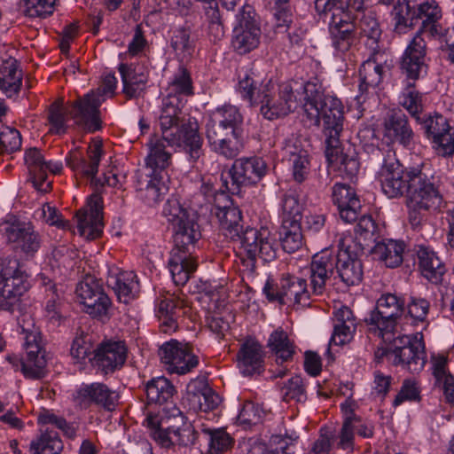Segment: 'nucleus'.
<instances>
[{
  "label": "nucleus",
  "mask_w": 454,
  "mask_h": 454,
  "mask_svg": "<svg viewBox=\"0 0 454 454\" xmlns=\"http://www.w3.org/2000/svg\"><path fill=\"white\" fill-rule=\"evenodd\" d=\"M162 215L172 230V249L192 253L195 243L201 238L197 213L185 207L177 198L171 197L165 203Z\"/></svg>",
  "instance_id": "5"
},
{
  "label": "nucleus",
  "mask_w": 454,
  "mask_h": 454,
  "mask_svg": "<svg viewBox=\"0 0 454 454\" xmlns=\"http://www.w3.org/2000/svg\"><path fill=\"white\" fill-rule=\"evenodd\" d=\"M25 287L21 282L14 281L12 285V291L6 290L4 286L0 284V310L13 313L19 310L21 303V297L24 295Z\"/></svg>",
  "instance_id": "60"
},
{
  "label": "nucleus",
  "mask_w": 454,
  "mask_h": 454,
  "mask_svg": "<svg viewBox=\"0 0 454 454\" xmlns=\"http://www.w3.org/2000/svg\"><path fill=\"white\" fill-rule=\"evenodd\" d=\"M67 109L62 99H57L48 108L47 120L51 134H64L67 129Z\"/></svg>",
  "instance_id": "63"
},
{
  "label": "nucleus",
  "mask_w": 454,
  "mask_h": 454,
  "mask_svg": "<svg viewBox=\"0 0 454 454\" xmlns=\"http://www.w3.org/2000/svg\"><path fill=\"white\" fill-rule=\"evenodd\" d=\"M135 278L133 272H120L110 275L106 283L114 291L120 301L128 303L135 297V293L137 290L138 283Z\"/></svg>",
  "instance_id": "46"
},
{
  "label": "nucleus",
  "mask_w": 454,
  "mask_h": 454,
  "mask_svg": "<svg viewBox=\"0 0 454 454\" xmlns=\"http://www.w3.org/2000/svg\"><path fill=\"white\" fill-rule=\"evenodd\" d=\"M46 295V303L44 306V317L52 324H59L62 315L63 302L59 294H58L57 286L51 280L44 282Z\"/></svg>",
  "instance_id": "57"
},
{
  "label": "nucleus",
  "mask_w": 454,
  "mask_h": 454,
  "mask_svg": "<svg viewBox=\"0 0 454 454\" xmlns=\"http://www.w3.org/2000/svg\"><path fill=\"white\" fill-rule=\"evenodd\" d=\"M24 160L34 187L41 192H48L51 188V181L48 180V175L43 172L46 160L42 152L35 147L29 148L25 152Z\"/></svg>",
  "instance_id": "34"
},
{
  "label": "nucleus",
  "mask_w": 454,
  "mask_h": 454,
  "mask_svg": "<svg viewBox=\"0 0 454 454\" xmlns=\"http://www.w3.org/2000/svg\"><path fill=\"white\" fill-rule=\"evenodd\" d=\"M356 21V35L366 37L365 44L375 52L379 50V41L382 31L375 14L369 11L358 12Z\"/></svg>",
  "instance_id": "43"
},
{
  "label": "nucleus",
  "mask_w": 454,
  "mask_h": 454,
  "mask_svg": "<svg viewBox=\"0 0 454 454\" xmlns=\"http://www.w3.org/2000/svg\"><path fill=\"white\" fill-rule=\"evenodd\" d=\"M383 137L391 144H398L404 149L411 150L417 144L418 135L413 130L408 116L392 111L383 121Z\"/></svg>",
  "instance_id": "18"
},
{
  "label": "nucleus",
  "mask_w": 454,
  "mask_h": 454,
  "mask_svg": "<svg viewBox=\"0 0 454 454\" xmlns=\"http://www.w3.org/2000/svg\"><path fill=\"white\" fill-rule=\"evenodd\" d=\"M146 398L150 403H168L176 392L172 383L165 377H157L149 380L145 387Z\"/></svg>",
  "instance_id": "48"
},
{
  "label": "nucleus",
  "mask_w": 454,
  "mask_h": 454,
  "mask_svg": "<svg viewBox=\"0 0 454 454\" xmlns=\"http://www.w3.org/2000/svg\"><path fill=\"white\" fill-rule=\"evenodd\" d=\"M416 123L430 142L450 127L448 119L437 112L423 114Z\"/></svg>",
  "instance_id": "52"
},
{
  "label": "nucleus",
  "mask_w": 454,
  "mask_h": 454,
  "mask_svg": "<svg viewBox=\"0 0 454 454\" xmlns=\"http://www.w3.org/2000/svg\"><path fill=\"white\" fill-rule=\"evenodd\" d=\"M186 100L166 96L159 116V125L164 138L172 144L184 141L190 159L196 162L203 155L202 138L197 120L184 112Z\"/></svg>",
  "instance_id": "3"
},
{
  "label": "nucleus",
  "mask_w": 454,
  "mask_h": 454,
  "mask_svg": "<svg viewBox=\"0 0 454 454\" xmlns=\"http://www.w3.org/2000/svg\"><path fill=\"white\" fill-rule=\"evenodd\" d=\"M268 172L265 160L260 157H249L237 159L229 174L233 184L249 185L257 184Z\"/></svg>",
  "instance_id": "25"
},
{
  "label": "nucleus",
  "mask_w": 454,
  "mask_h": 454,
  "mask_svg": "<svg viewBox=\"0 0 454 454\" xmlns=\"http://www.w3.org/2000/svg\"><path fill=\"white\" fill-rule=\"evenodd\" d=\"M252 14V6L244 5L238 15L239 23L233 29L231 45L240 55L250 52L260 43L261 28Z\"/></svg>",
  "instance_id": "12"
},
{
  "label": "nucleus",
  "mask_w": 454,
  "mask_h": 454,
  "mask_svg": "<svg viewBox=\"0 0 454 454\" xmlns=\"http://www.w3.org/2000/svg\"><path fill=\"white\" fill-rule=\"evenodd\" d=\"M271 445L275 444L274 449L270 450L268 446L261 442L249 441L244 445L243 454H290L288 452V443L286 439L280 435L272 436Z\"/></svg>",
  "instance_id": "62"
},
{
  "label": "nucleus",
  "mask_w": 454,
  "mask_h": 454,
  "mask_svg": "<svg viewBox=\"0 0 454 454\" xmlns=\"http://www.w3.org/2000/svg\"><path fill=\"white\" fill-rule=\"evenodd\" d=\"M209 116L215 119L217 123H222L231 129L232 134L240 132V126L243 123V115L237 106L223 105L212 111Z\"/></svg>",
  "instance_id": "55"
},
{
  "label": "nucleus",
  "mask_w": 454,
  "mask_h": 454,
  "mask_svg": "<svg viewBox=\"0 0 454 454\" xmlns=\"http://www.w3.org/2000/svg\"><path fill=\"white\" fill-rule=\"evenodd\" d=\"M239 137L240 132H235V134L222 138L221 141L216 142L210 147L215 153L226 159H233L239 155L243 148Z\"/></svg>",
  "instance_id": "64"
},
{
  "label": "nucleus",
  "mask_w": 454,
  "mask_h": 454,
  "mask_svg": "<svg viewBox=\"0 0 454 454\" xmlns=\"http://www.w3.org/2000/svg\"><path fill=\"white\" fill-rule=\"evenodd\" d=\"M21 327L26 334L24 342L26 357L20 360L16 355H8L6 360L15 370L20 368L26 378L41 379L45 375L47 364L41 333L36 329L29 331L24 326Z\"/></svg>",
  "instance_id": "9"
},
{
  "label": "nucleus",
  "mask_w": 454,
  "mask_h": 454,
  "mask_svg": "<svg viewBox=\"0 0 454 454\" xmlns=\"http://www.w3.org/2000/svg\"><path fill=\"white\" fill-rule=\"evenodd\" d=\"M414 82H406L398 97V104L417 121L423 115L427 98L424 93L416 89Z\"/></svg>",
  "instance_id": "42"
},
{
  "label": "nucleus",
  "mask_w": 454,
  "mask_h": 454,
  "mask_svg": "<svg viewBox=\"0 0 454 454\" xmlns=\"http://www.w3.org/2000/svg\"><path fill=\"white\" fill-rule=\"evenodd\" d=\"M17 280L21 282L25 291H27V278L21 270L19 260L14 257L0 259V284L4 285L6 290L12 291V282Z\"/></svg>",
  "instance_id": "47"
},
{
  "label": "nucleus",
  "mask_w": 454,
  "mask_h": 454,
  "mask_svg": "<svg viewBox=\"0 0 454 454\" xmlns=\"http://www.w3.org/2000/svg\"><path fill=\"white\" fill-rule=\"evenodd\" d=\"M382 55L378 51L361 65L359 69V91L361 95L375 90L382 82L387 72V66L380 60Z\"/></svg>",
  "instance_id": "30"
},
{
  "label": "nucleus",
  "mask_w": 454,
  "mask_h": 454,
  "mask_svg": "<svg viewBox=\"0 0 454 454\" xmlns=\"http://www.w3.org/2000/svg\"><path fill=\"white\" fill-rule=\"evenodd\" d=\"M239 243V256L245 270L254 271L256 257L271 262L277 257V243L267 228H247L234 240Z\"/></svg>",
  "instance_id": "6"
},
{
  "label": "nucleus",
  "mask_w": 454,
  "mask_h": 454,
  "mask_svg": "<svg viewBox=\"0 0 454 454\" xmlns=\"http://www.w3.org/2000/svg\"><path fill=\"white\" fill-rule=\"evenodd\" d=\"M103 154L102 144L100 141L91 143L87 150V156L75 149L71 151L66 158L67 165L75 173L82 177L90 179L93 184L98 170V165Z\"/></svg>",
  "instance_id": "21"
},
{
  "label": "nucleus",
  "mask_w": 454,
  "mask_h": 454,
  "mask_svg": "<svg viewBox=\"0 0 454 454\" xmlns=\"http://www.w3.org/2000/svg\"><path fill=\"white\" fill-rule=\"evenodd\" d=\"M238 367L245 376L260 374L263 370V351L259 342L247 339L237 354Z\"/></svg>",
  "instance_id": "28"
},
{
  "label": "nucleus",
  "mask_w": 454,
  "mask_h": 454,
  "mask_svg": "<svg viewBox=\"0 0 454 454\" xmlns=\"http://www.w3.org/2000/svg\"><path fill=\"white\" fill-rule=\"evenodd\" d=\"M184 145V141L172 144L161 136L153 135L148 142L149 153L145 158V169L150 173H167L166 169L171 163V156L176 148Z\"/></svg>",
  "instance_id": "24"
},
{
  "label": "nucleus",
  "mask_w": 454,
  "mask_h": 454,
  "mask_svg": "<svg viewBox=\"0 0 454 454\" xmlns=\"http://www.w3.org/2000/svg\"><path fill=\"white\" fill-rule=\"evenodd\" d=\"M186 401L194 411L214 410L219 403V396L212 391L205 380L196 379L187 386Z\"/></svg>",
  "instance_id": "29"
},
{
  "label": "nucleus",
  "mask_w": 454,
  "mask_h": 454,
  "mask_svg": "<svg viewBox=\"0 0 454 454\" xmlns=\"http://www.w3.org/2000/svg\"><path fill=\"white\" fill-rule=\"evenodd\" d=\"M419 266L422 275L433 284H440L446 267L436 253L429 247H419L417 252Z\"/></svg>",
  "instance_id": "36"
},
{
  "label": "nucleus",
  "mask_w": 454,
  "mask_h": 454,
  "mask_svg": "<svg viewBox=\"0 0 454 454\" xmlns=\"http://www.w3.org/2000/svg\"><path fill=\"white\" fill-rule=\"evenodd\" d=\"M263 294L270 301L287 306L308 305L313 294L305 278L291 274H283L278 283L268 279Z\"/></svg>",
  "instance_id": "8"
},
{
  "label": "nucleus",
  "mask_w": 454,
  "mask_h": 454,
  "mask_svg": "<svg viewBox=\"0 0 454 454\" xmlns=\"http://www.w3.org/2000/svg\"><path fill=\"white\" fill-rule=\"evenodd\" d=\"M73 401L82 409H87L91 404L113 411L118 404L119 394L101 382L82 384L72 395Z\"/></svg>",
  "instance_id": "17"
},
{
  "label": "nucleus",
  "mask_w": 454,
  "mask_h": 454,
  "mask_svg": "<svg viewBox=\"0 0 454 454\" xmlns=\"http://www.w3.org/2000/svg\"><path fill=\"white\" fill-rule=\"evenodd\" d=\"M279 239L283 249L289 254L297 251L302 246L301 223H282Z\"/></svg>",
  "instance_id": "59"
},
{
  "label": "nucleus",
  "mask_w": 454,
  "mask_h": 454,
  "mask_svg": "<svg viewBox=\"0 0 454 454\" xmlns=\"http://www.w3.org/2000/svg\"><path fill=\"white\" fill-rule=\"evenodd\" d=\"M387 356L393 364L401 365L412 373L420 372L427 362L422 341L410 335L395 339L394 348Z\"/></svg>",
  "instance_id": "11"
},
{
  "label": "nucleus",
  "mask_w": 454,
  "mask_h": 454,
  "mask_svg": "<svg viewBox=\"0 0 454 454\" xmlns=\"http://www.w3.org/2000/svg\"><path fill=\"white\" fill-rule=\"evenodd\" d=\"M358 7L351 5V0L330 3L322 6L319 12L331 14L329 27H342L346 25H356Z\"/></svg>",
  "instance_id": "37"
},
{
  "label": "nucleus",
  "mask_w": 454,
  "mask_h": 454,
  "mask_svg": "<svg viewBox=\"0 0 454 454\" xmlns=\"http://www.w3.org/2000/svg\"><path fill=\"white\" fill-rule=\"evenodd\" d=\"M283 150L292 164L294 179L299 184L302 183L307 178L310 169L308 151L301 147L300 139L294 136L285 141Z\"/></svg>",
  "instance_id": "31"
},
{
  "label": "nucleus",
  "mask_w": 454,
  "mask_h": 454,
  "mask_svg": "<svg viewBox=\"0 0 454 454\" xmlns=\"http://www.w3.org/2000/svg\"><path fill=\"white\" fill-rule=\"evenodd\" d=\"M183 301L174 295H168L161 299L158 304L157 316L160 321V327L164 333L176 331L177 318Z\"/></svg>",
  "instance_id": "44"
},
{
  "label": "nucleus",
  "mask_w": 454,
  "mask_h": 454,
  "mask_svg": "<svg viewBox=\"0 0 454 454\" xmlns=\"http://www.w3.org/2000/svg\"><path fill=\"white\" fill-rule=\"evenodd\" d=\"M405 243L396 239L377 241L372 248V254L388 268L398 267L403 260Z\"/></svg>",
  "instance_id": "39"
},
{
  "label": "nucleus",
  "mask_w": 454,
  "mask_h": 454,
  "mask_svg": "<svg viewBox=\"0 0 454 454\" xmlns=\"http://www.w3.org/2000/svg\"><path fill=\"white\" fill-rule=\"evenodd\" d=\"M427 46L425 36L415 34L406 46L400 60L401 73L407 82H415L427 73Z\"/></svg>",
  "instance_id": "16"
},
{
  "label": "nucleus",
  "mask_w": 454,
  "mask_h": 454,
  "mask_svg": "<svg viewBox=\"0 0 454 454\" xmlns=\"http://www.w3.org/2000/svg\"><path fill=\"white\" fill-rule=\"evenodd\" d=\"M191 254L178 249L170 251L168 267L176 286L185 285L197 269L198 263Z\"/></svg>",
  "instance_id": "33"
},
{
  "label": "nucleus",
  "mask_w": 454,
  "mask_h": 454,
  "mask_svg": "<svg viewBox=\"0 0 454 454\" xmlns=\"http://www.w3.org/2000/svg\"><path fill=\"white\" fill-rule=\"evenodd\" d=\"M268 347L276 356L278 363H285L293 358L294 354V342L282 329H277L269 337Z\"/></svg>",
  "instance_id": "49"
},
{
  "label": "nucleus",
  "mask_w": 454,
  "mask_h": 454,
  "mask_svg": "<svg viewBox=\"0 0 454 454\" xmlns=\"http://www.w3.org/2000/svg\"><path fill=\"white\" fill-rule=\"evenodd\" d=\"M427 170L425 164L404 169L395 153L388 151L377 173L381 190L388 198L406 194L408 221L414 230L421 228L428 215L440 212L445 207L435 177Z\"/></svg>",
  "instance_id": "1"
},
{
  "label": "nucleus",
  "mask_w": 454,
  "mask_h": 454,
  "mask_svg": "<svg viewBox=\"0 0 454 454\" xmlns=\"http://www.w3.org/2000/svg\"><path fill=\"white\" fill-rule=\"evenodd\" d=\"M356 328V317L352 310L342 306L335 312L334 328L330 344L343 345L352 339Z\"/></svg>",
  "instance_id": "40"
},
{
  "label": "nucleus",
  "mask_w": 454,
  "mask_h": 454,
  "mask_svg": "<svg viewBox=\"0 0 454 454\" xmlns=\"http://www.w3.org/2000/svg\"><path fill=\"white\" fill-rule=\"evenodd\" d=\"M41 431V434L30 442V453L59 454L63 450V443L58 434L48 427Z\"/></svg>",
  "instance_id": "51"
},
{
  "label": "nucleus",
  "mask_w": 454,
  "mask_h": 454,
  "mask_svg": "<svg viewBox=\"0 0 454 454\" xmlns=\"http://www.w3.org/2000/svg\"><path fill=\"white\" fill-rule=\"evenodd\" d=\"M193 95V86L190 73L184 67H180L174 74L167 88V96L186 100L185 98Z\"/></svg>",
  "instance_id": "54"
},
{
  "label": "nucleus",
  "mask_w": 454,
  "mask_h": 454,
  "mask_svg": "<svg viewBox=\"0 0 454 454\" xmlns=\"http://www.w3.org/2000/svg\"><path fill=\"white\" fill-rule=\"evenodd\" d=\"M211 213L218 219L220 229L226 238L235 240L239 237L243 231V226L240 225L241 212L237 207L232 206L231 201L229 204H216L215 207L211 208Z\"/></svg>",
  "instance_id": "32"
},
{
  "label": "nucleus",
  "mask_w": 454,
  "mask_h": 454,
  "mask_svg": "<svg viewBox=\"0 0 454 454\" xmlns=\"http://www.w3.org/2000/svg\"><path fill=\"white\" fill-rule=\"evenodd\" d=\"M119 71L123 83V92L129 98L139 97L147 82V73L144 67L121 64Z\"/></svg>",
  "instance_id": "41"
},
{
  "label": "nucleus",
  "mask_w": 454,
  "mask_h": 454,
  "mask_svg": "<svg viewBox=\"0 0 454 454\" xmlns=\"http://www.w3.org/2000/svg\"><path fill=\"white\" fill-rule=\"evenodd\" d=\"M352 239H340L338 245V265L336 271L341 281L348 286L360 283L363 278V266L359 259L362 250L357 245L352 246Z\"/></svg>",
  "instance_id": "15"
},
{
  "label": "nucleus",
  "mask_w": 454,
  "mask_h": 454,
  "mask_svg": "<svg viewBox=\"0 0 454 454\" xmlns=\"http://www.w3.org/2000/svg\"><path fill=\"white\" fill-rule=\"evenodd\" d=\"M77 231L86 239L98 238L103 230V206L101 198L93 195L90 198L87 207L78 211Z\"/></svg>",
  "instance_id": "23"
},
{
  "label": "nucleus",
  "mask_w": 454,
  "mask_h": 454,
  "mask_svg": "<svg viewBox=\"0 0 454 454\" xmlns=\"http://www.w3.org/2000/svg\"><path fill=\"white\" fill-rule=\"evenodd\" d=\"M378 226L371 215H363L358 219L355 228L356 240H352V246L357 245L359 250L364 251L377 242Z\"/></svg>",
  "instance_id": "50"
},
{
  "label": "nucleus",
  "mask_w": 454,
  "mask_h": 454,
  "mask_svg": "<svg viewBox=\"0 0 454 454\" xmlns=\"http://www.w3.org/2000/svg\"><path fill=\"white\" fill-rule=\"evenodd\" d=\"M75 253L65 246L53 249L50 265L53 270L59 275L67 276L73 270L75 262Z\"/></svg>",
  "instance_id": "58"
},
{
  "label": "nucleus",
  "mask_w": 454,
  "mask_h": 454,
  "mask_svg": "<svg viewBox=\"0 0 454 454\" xmlns=\"http://www.w3.org/2000/svg\"><path fill=\"white\" fill-rule=\"evenodd\" d=\"M145 186L140 187V197L145 204L153 207L159 203L168 192V174L167 173H150L145 174Z\"/></svg>",
  "instance_id": "38"
},
{
  "label": "nucleus",
  "mask_w": 454,
  "mask_h": 454,
  "mask_svg": "<svg viewBox=\"0 0 454 454\" xmlns=\"http://www.w3.org/2000/svg\"><path fill=\"white\" fill-rule=\"evenodd\" d=\"M89 357L103 373L108 374L121 369L127 359L128 348L122 340H107L100 343Z\"/></svg>",
  "instance_id": "20"
},
{
  "label": "nucleus",
  "mask_w": 454,
  "mask_h": 454,
  "mask_svg": "<svg viewBox=\"0 0 454 454\" xmlns=\"http://www.w3.org/2000/svg\"><path fill=\"white\" fill-rule=\"evenodd\" d=\"M159 356L169 373L186 374L199 364V359L189 345L176 340L165 342L160 348Z\"/></svg>",
  "instance_id": "13"
},
{
  "label": "nucleus",
  "mask_w": 454,
  "mask_h": 454,
  "mask_svg": "<svg viewBox=\"0 0 454 454\" xmlns=\"http://www.w3.org/2000/svg\"><path fill=\"white\" fill-rule=\"evenodd\" d=\"M75 294L85 312L93 317L107 316L111 301L102 285L92 276H86L76 286Z\"/></svg>",
  "instance_id": "14"
},
{
  "label": "nucleus",
  "mask_w": 454,
  "mask_h": 454,
  "mask_svg": "<svg viewBox=\"0 0 454 454\" xmlns=\"http://www.w3.org/2000/svg\"><path fill=\"white\" fill-rule=\"evenodd\" d=\"M333 201L337 206L340 217L345 223H353L358 219L361 202L354 189L344 184H335L333 187Z\"/></svg>",
  "instance_id": "27"
},
{
  "label": "nucleus",
  "mask_w": 454,
  "mask_h": 454,
  "mask_svg": "<svg viewBox=\"0 0 454 454\" xmlns=\"http://www.w3.org/2000/svg\"><path fill=\"white\" fill-rule=\"evenodd\" d=\"M258 104H261V114L268 120L286 116L297 106L291 84L283 83L276 91L270 81L262 85V97Z\"/></svg>",
  "instance_id": "10"
},
{
  "label": "nucleus",
  "mask_w": 454,
  "mask_h": 454,
  "mask_svg": "<svg viewBox=\"0 0 454 454\" xmlns=\"http://www.w3.org/2000/svg\"><path fill=\"white\" fill-rule=\"evenodd\" d=\"M336 265L337 253L332 249H324L313 256L309 268L313 294L319 295L325 292L326 282L333 275Z\"/></svg>",
  "instance_id": "22"
},
{
  "label": "nucleus",
  "mask_w": 454,
  "mask_h": 454,
  "mask_svg": "<svg viewBox=\"0 0 454 454\" xmlns=\"http://www.w3.org/2000/svg\"><path fill=\"white\" fill-rule=\"evenodd\" d=\"M105 101L99 93L89 92L74 101L70 115L78 125L90 132L99 130L102 126L99 107Z\"/></svg>",
  "instance_id": "19"
},
{
  "label": "nucleus",
  "mask_w": 454,
  "mask_h": 454,
  "mask_svg": "<svg viewBox=\"0 0 454 454\" xmlns=\"http://www.w3.org/2000/svg\"><path fill=\"white\" fill-rule=\"evenodd\" d=\"M300 188L290 187L285 192L280 201L282 223H301L303 206L300 202Z\"/></svg>",
  "instance_id": "45"
},
{
  "label": "nucleus",
  "mask_w": 454,
  "mask_h": 454,
  "mask_svg": "<svg viewBox=\"0 0 454 454\" xmlns=\"http://www.w3.org/2000/svg\"><path fill=\"white\" fill-rule=\"evenodd\" d=\"M405 309L406 302L403 297L391 293L381 294L375 309L365 318L368 331L386 342L391 341Z\"/></svg>",
  "instance_id": "7"
},
{
  "label": "nucleus",
  "mask_w": 454,
  "mask_h": 454,
  "mask_svg": "<svg viewBox=\"0 0 454 454\" xmlns=\"http://www.w3.org/2000/svg\"><path fill=\"white\" fill-rule=\"evenodd\" d=\"M333 47L339 53L348 52L356 43V25L329 27Z\"/></svg>",
  "instance_id": "53"
},
{
  "label": "nucleus",
  "mask_w": 454,
  "mask_h": 454,
  "mask_svg": "<svg viewBox=\"0 0 454 454\" xmlns=\"http://www.w3.org/2000/svg\"><path fill=\"white\" fill-rule=\"evenodd\" d=\"M303 110L310 125L318 126L320 120L323 121L327 161L348 176H355L359 169L355 149L348 145L344 152L339 146L344 121V106L341 101L333 95L325 94L322 84L317 81L307 82L303 85Z\"/></svg>",
  "instance_id": "2"
},
{
  "label": "nucleus",
  "mask_w": 454,
  "mask_h": 454,
  "mask_svg": "<svg viewBox=\"0 0 454 454\" xmlns=\"http://www.w3.org/2000/svg\"><path fill=\"white\" fill-rule=\"evenodd\" d=\"M280 393L283 401L295 403H305L307 400L306 384L300 375H295L284 381Z\"/></svg>",
  "instance_id": "61"
},
{
  "label": "nucleus",
  "mask_w": 454,
  "mask_h": 454,
  "mask_svg": "<svg viewBox=\"0 0 454 454\" xmlns=\"http://www.w3.org/2000/svg\"><path fill=\"white\" fill-rule=\"evenodd\" d=\"M412 15L415 24L421 21V26L416 34H419L420 36L427 35L433 38L442 35L443 29L439 23L442 18V10L434 0H427L413 5Z\"/></svg>",
  "instance_id": "26"
},
{
  "label": "nucleus",
  "mask_w": 454,
  "mask_h": 454,
  "mask_svg": "<svg viewBox=\"0 0 454 454\" xmlns=\"http://www.w3.org/2000/svg\"><path fill=\"white\" fill-rule=\"evenodd\" d=\"M22 84V70L16 59L9 57L0 65V90L8 98L18 95Z\"/></svg>",
  "instance_id": "35"
},
{
  "label": "nucleus",
  "mask_w": 454,
  "mask_h": 454,
  "mask_svg": "<svg viewBox=\"0 0 454 454\" xmlns=\"http://www.w3.org/2000/svg\"><path fill=\"white\" fill-rule=\"evenodd\" d=\"M412 11L413 5H411L410 0L397 1L392 12L394 27L397 34H405L415 26Z\"/></svg>",
  "instance_id": "56"
},
{
  "label": "nucleus",
  "mask_w": 454,
  "mask_h": 454,
  "mask_svg": "<svg viewBox=\"0 0 454 454\" xmlns=\"http://www.w3.org/2000/svg\"><path fill=\"white\" fill-rule=\"evenodd\" d=\"M150 436L161 448L190 447L195 443L198 433L176 405L166 406L162 414L149 411L143 422Z\"/></svg>",
  "instance_id": "4"
}]
</instances>
